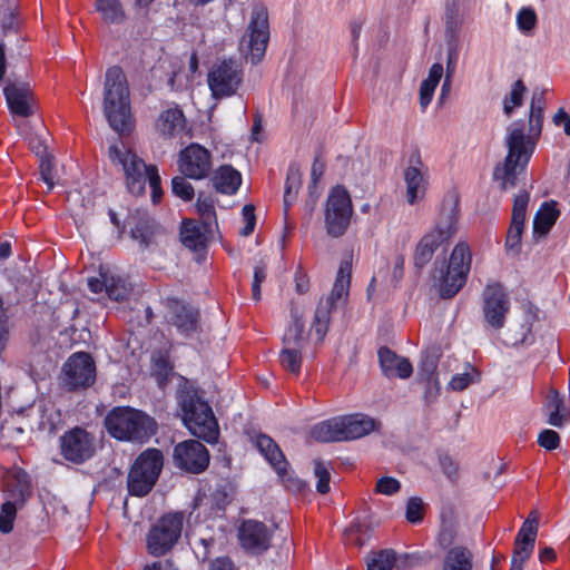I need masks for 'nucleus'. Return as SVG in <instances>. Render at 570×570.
<instances>
[{
  "label": "nucleus",
  "instance_id": "obj_1",
  "mask_svg": "<svg viewBox=\"0 0 570 570\" xmlns=\"http://www.w3.org/2000/svg\"><path fill=\"white\" fill-rule=\"evenodd\" d=\"M544 107V92L534 91L530 104L528 131L525 132V126L521 120L513 121L507 128L508 155L493 169V179L499 183L501 190L514 188L519 176L525 171L535 141L541 135Z\"/></svg>",
  "mask_w": 570,
  "mask_h": 570
},
{
  "label": "nucleus",
  "instance_id": "obj_2",
  "mask_svg": "<svg viewBox=\"0 0 570 570\" xmlns=\"http://www.w3.org/2000/svg\"><path fill=\"white\" fill-rule=\"evenodd\" d=\"M109 158L114 165L121 166L127 189L132 195H142L148 181L153 203L158 204L161 200V178L156 165H147L137 154L117 145L109 147Z\"/></svg>",
  "mask_w": 570,
  "mask_h": 570
},
{
  "label": "nucleus",
  "instance_id": "obj_3",
  "mask_svg": "<svg viewBox=\"0 0 570 570\" xmlns=\"http://www.w3.org/2000/svg\"><path fill=\"white\" fill-rule=\"evenodd\" d=\"M104 114L118 134L131 130L130 90L127 77L119 66L107 69L104 83Z\"/></svg>",
  "mask_w": 570,
  "mask_h": 570
},
{
  "label": "nucleus",
  "instance_id": "obj_4",
  "mask_svg": "<svg viewBox=\"0 0 570 570\" xmlns=\"http://www.w3.org/2000/svg\"><path fill=\"white\" fill-rule=\"evenodd\" d=\"M105 425L112 438L140 443L157 431V423L151 416L129 406L114 407L106 415Z\"/></svg>",
  "mask_w": 570,
  "mask_h": 570
},
{
  "label": "nucleus",
  "instance_id": "obj_5",
  "mask_svg": "<svg viewBox=\"0 0 570 570\" xmlns=\"http://www.w3.org/2000/svg\"><path fill=\"white\" fill-rule=\"evenodd\" d=\"M179 405L183 411V421L194 436L210 444L218 441L217 420L210 405L198 395L197 391H183L179 394Z\"/></svg>",
  "mask_w": 570,
  "mask_h": 570
},
{
  "label": "nucleus",
  "instance_id": "obj_6",
  "mask_svg": "<svg viewBox=\"0 0 570 570\" xmlns=\"http://www.w3.org/2000/svg\"><path fill=\"white\" fill-rule=\"evenodd\" d=\"M458 205V198H454L449 206L444 203L434 228L426 233L416 244L413 261L417 269L425 267L432 259L435 250L456 234L459 220Z\"/></svg>",
  "mask_w": 570,
  "mask_h": 570
},
{
  "label": "nucleus",
  "instance_id": "obj_7",
  "mask_svg": "<svg viewBox=\"0 0 570 570\" xmlns=\"http://www.w3.org/2000/svg\"><path fill=\"white\" fill-rule=\"evenodd\" d=\"M3 492L7 501L1 507L0 532L9 533L13 528L17 510L23 507L32 493L28 473L19 466L7 470L3 474Z\"/></svg>",
  "mask_w": 570,
  "mask_h": 570
},
{
  "label": "nucleus",
  "instance_id": "obj_8",
  "mask_svg": "<svg viewBox=\"0 0 570 570\" xmlns=\"http://www.w3.org/2000/svg\"><path fill=\"white\" fill-rule=\"evenodd\" d=\"M164 466V455L158 449L141 452L127 476V489L135 497L147 495L155 487Z\"/></svg>",
  "mask_w": 570,
  "mask_h": 570
},
{
  "label": "nucleus",
  "instance_id": "obj_9",
  "mask_svg": "<svg viewBox=\"0 0 570 570\" xmlns=\"http://www.w3.org/2000/svg\"><path fill=\"white\" fill-rule=\"evenodd\" d=\"M185 513L168 512L160 517L147 534V550L154 557H161L171 551L178 542L184 528Z\"/></svg>",
  "mask_w": 570,
  "mask_h": 570
},
{
  "label": "nucleus",
  "instance_id": "obj_10",
  "mask_svg": "<svg viewBox=\"0 0 570 570\" xmlns=\"http://www.w3.org/2000/svg\"><path fill=\"white\" fill-rule=\"evenodd\" d=\"M471 261L469 245L463 242L458 243L450 255L446 272L440 284V296L442 298H452L464 286L471 268Z\"/></svg>",
  "mask_w": 570,
  "mask_h": 570
},
{
  "label": "nucleus",
  "instance_id": "obj_11",
  "mask_svg": "<svg viewBox=\"0 0 570 570\" xmlns=\"http://www.w3.org/2000/svg\"><path fill=\"white\" fill-rule=\"evenodd\" d=\"M269 40L268 12L263 4H255L246 32L240 40V49H247L253 65L263 59Z\"/></svg>",
  "mask_w": 570,
  "mask_h": 570
},
{
  "label": "nucleus",
  "instance_id": "obj_12",
  "mask_svg": "<svg viewBox=\"0 0 570 570\" xmlns=\"http://www.w3.org/2000/svg\"><path fill=\"white\" fill-rule=\"evenodd\" d=\"M353 214L352 200L348 191L336 186L326 200L325 227L331 237L337 238L345 234Z\"/></svg>",
  "mask_w": 570,
  "mask_h": 570
},
{
  "label": "nucleus",
  "instance_id": "obj_13",
  "mask_svg": "<svg viewBox=\"0 0 570 570\" xmlns=\"http://www.w3.org/2000/svg\"><path fill=\"white\" fill-rule=\"evenodd\" d=\"M62 385L68 391L85 390L96 381V364L89 353L71 354L62 366Z\"/></svg>",
  "mask_w": 570,
  "mask_h": 570
},
{
  "label": "nucleus",
  "instance_id": "obj_14",
  "mask_svg": "<svg viewBox=\"0 0 570 570\" xmlns=\"http://www.w3.org/2000/svg\"><path fill=\"white\" fill-rule=\"evenodd\" d=\"M510 311V298L504 287L499 284H489L482 293V314L487 328L500 331L504 327Z\"/></svg>",
  "mask_w": 570,
  "mask_h": 570
},
{
  "label": "nucleus",
  "instance_id": "obj_15",
  "mask_svg": "<svg viewBox=\"0 0 570 570\" xmlns=\"http://www.w3.org/2000/svg\"><path fill=\"white\" fill-rule=\"evenodd\" d=\"M165 306L168 324L176 327L180 335L191 337L200 332V311L197 307L176 297L166 298Z\"/></svg>",
  "mask_w": 570,
  "mask_h": 570
},
{
  "label": "nucleus",
  "instance_id": "obj_16",
  "mask_svg": "<svg viewBox=\"0 0 570 570\" xmlns=\"http://www.w3.org/2000/svg\"><path fill=\"white\" fill-rule=\"evenodd\" d=\"M242 79V70L232 59L214 65L207 76L208 87L216 99L233 96Z\"/></svg>",
  "mask_w": 570,
  "mask_h": 570
},
{
  "label": "nucleus",
  "instance_id": "obj_17",
  "mask_svg": "<svg viewBox=\"0 0 570 570\" xmlns=\"http://www.w3.org/2000/svg\"><path fill=\"white\" fill-rule=\"evenodd\" d=\"M95 438L85 429L76 426L60 436V452L65 460L81 464L95 454Z\"/></svg>",
  "mask_w": 570,
  "mask_h": 570
},
{
  "label": "nucleus",
  "instance_id": "obj_18",
  "mask_svg": "<svg viewBox=\"0 0 570 570\" xmlns=\"http://www.w3.org/2000/svg\"><path fill=\"white\" fill-rule=\"evenodd\" d=\"M173 460L176 468L199 474L208 468L210 455L203 443L187 440L175 445Z\"/></svg>",
  "mask_w": 570,
  "mask_h": 570
},
{
  "label": "nucleus",
  "instance_id": "obj_19",
  "mask_svg": "<svg viewBox=\"0 0 570 570\" xmlns=\"http://www.w3.org/2000/svg\"><path fill=\"white\" fill-rule=\"evenodd\" d=\"M178 170L190 179L206 178L212 170V155L199 144H190L178 155Z\"/></svg>",
  "mask_w": 570,
  "mask_h": 570
},
{
  "label": "nucleus",
  "instance_id": "obj_20",
  "mask_svg": "<svg viewBox=\"0 0 570 570\" xmlns=\"http://www.w3.org/2000/svg\"><path fill=\"white\" fill-rule=\"evenodd\" d=\"M237 537L242 549L249 554L259 556L271 548L273 532L264 522L249 519L242 522Z\"/></svg>",
  "mask_w": 570,
  "mask_h": 570
},
{
  "label": "nucleus",
  "instance_id": "obj_21",
  "mask_svg": "<svg viewBox=\"0 0 570 570\" xmlns=\"http://www.w3.org/2000/svg\"><path fill=\"white\" fill-rule=\"evenodd\" d=\"M538 523L539 518L537 512H530L515 538L510 570H522L523 564L530 558L534 549Z\"/></svg>",
  "mask_w": 570,
  "mask_h": 570
},
{
  "label": "nucleus",
  "instance_id": "obj_22",
  "mask_svg": "<svg viewBox=\"0 0 570 570\" xmlns=\"http://www.w3.org/2000/svg\"><path fill=\"white\" fill-rule=\"evenodd\" d=\"M3 94L13 115L22 118L33 115L36 98L28 82L8 80Z\"/></svg>",
  "mask_w": 570,
  "mask_h": 570
},
{
  "label": "nucleus",
  "instance_id": "obj_23",
  "mask_svg": "<svg viewBox=\"0 0 570 570\" xmlns=\"http://www.w3.org/2000/svg\"><path fill=\"white\" fill-rule=\"evenodd\" d=\"M210 232V226L193 219H185L180 227V239L184 246L200 256L206 250Z\"/></svg>",
  "mask_w": 570,
  "mask_h": 570
},
{
  "label": "nucleus",
  "instance_id": "obj_24",
  "mask_svg": "<svg viewBox=\"0 0 570 570\" xmlns=\"http://www.w3.org/2000/svg\"><path fill=\"white\" fill-rule=\"evenodd\" d=\"M342 425V441L363 438L377 430L381 423L365 414L356 413L340 416Z\"/></svg>",
  "mask_w": 570,
  "mask_h": 570
},
{
  "label": "nucleus",
  "instance_id": "obj_25",
  "mask_svg": "<svg viewBox=\"0 0 570 570\" xmlns=\"http://www.w3.org/2000/svg\"><path fill=\"white\" fill-rule=\"evenodd\" d=\"M423 167L420 155L410 157V166L404 171V180L406 184V199L410 205L415 204L423 198L426 187L424 175L421 170Z\"/></svg>",
  "mask_w": 570,
  "mask_h": 570
},
{
  "label": "nucleus",
  "instance_id": "obj_26",
  "mask_svg": "<svg viewBox=\"0 0 570 570\" xmlns=\"http://www.w3.org/2000/svg\"><path fill=\"white\" fill-rule=\"evenodd\" d=\"M379 362L383 374L389 379L399 377L404 380L413 373L412 364L386 346L379 350Z\"/></svg>",
  "mask_w": 570,
  "mask_h": 570
},
{
  "label": "nucleus",
  "instance_id": "obj_27",
  "mask_svg": "<svg viewBox=\"0 0 570 570\" xmlns=\"http://www.w3.org/2000/svg\"><path fill=\"white\" fill-rule=\"evenodd\" d=\"M543 411L548 416V423L552 426L561 428L570 422V409L566 397L556 389L549 390L543 403Z\"/></svg>",
  "mask_w": 570,
  "mask_h": 570
},
{
  "label": "nucleus",
  "instance_id": "obj_28",
  "mask_svg": "<svg viewBox=\"0 0 570 570\" xmlns=\"http://www.w3.org/2000/svg\"><path fill=\"white\" fill-rule=\"evenodd\" d=\"M255 445L274 470L281 476H284L287 472L288 462L277 443L267 434H258L255 438Z\"/></svg>",
  "mask_w": 570,
  "mask_h": 570
},
{
  "label": "nucleus",
  "instance_id": "obj_29",
  "mask_svg": "<svg viewBox=\"0 0 570 570\" xmlns=\"http://www.w3.org/2000/svg\"><path fill=\"white\" fill-rule=\"evenodd\" d=\"M212 181L218 193L233 195L242 184V176L232 166L224 165L214 173Z\"/></svg>",
  "mask_w": 570,
  "mask_h": 570
},
{
  "label": "nucleus",
  "instance_id": "obj_30",
  "mask_svg": "<svg viewBox=\"0 0 570 570\" xmlns=\"http://www.w3.org/2000/svg\"><path fill=\"white\" fill-rule=\"evenodd\" d=\"M184 127L185 117L178 107L163 111L157 120V128L164 136H175L183 131Z\"/></svg>",
  "mask_w": 570,
  "mask_h": 570
},
{
  "label": "nucleus",
  "instance_id": "obj_31",
  "mask_svg": "<svg viewBox=\"0 0 570 570\" xmlns=\"http://www.w3.org/2000/svg\"><path fill=\"white\" fill-rule=\"evenodd\" d=\"M472 560L473 554L466 547H452L444 557L442 570H472Z\"/></svg>",
  "mask_w": 570,
  "mask_h": 570
},
{
  "label": "nucleus",
  "instance_id": "obj_32",
  "mask_svg": "<svg viewBox=\"0 0 570 570\" xmlns=\"http://www.w3.org/2000/svg\"><path fill=\"white\" fill-rule=\"evenodd\" d=\"M342 425L340 416L315 424L311 430V436L318 442H341Z\"/></svg>",
  "mask_w": 570,
  "mask_h": 570
},
{
  "label": "nucleus",
  "instance_id": "obj_33",
  "mask_svg": "<svg viewBox=\"0 0 570 570\" xmlns=\"http://www.w3.org/2000/svg\"><path fill=\"white\" fill-rule=\"evenodd\" d=\"M157 228L155 219L144 215L137 220L135 227L131 228L130 236L139 243L142 249H147L154 242Z\"/></svg>",
  "mask_w": 570,
  "mask_h": 570
},
{
  "label": "nucleus",
  "instance_id": "obj_34",
  "mask_svg": "<svg viewBox=\"0 0 570 570\" xmlns=\"http://www.w3.org/2000/svg\"><path fill=\"white\" fill-rule=\"evenodd\" d=\"M559 216L556 202L544 203L538 210L533 222V230L539 235H547Z\"/></svg>",
  "mask_w": 570,
  "mask_h": 570
},
{
  "label": "nucleus",
  "instance_id": "obj_35",
  "mask_svg": "<svg viewBox=\"0 0 570 570\" xmlns=\"http://www.w3.org/2000/svg\"><path fill=\"white\" fill-rule=\"evenodd\" d=\"M96 10L109 24H119L126 20V13L119 0H96Z\"/></svg>",
  "mask_w": 570,
  "mask_h": 570
},
{
  "label": "nucleus",
  "instance_id": "obj_36",
  "mask_svg": "<svg viewBox=\"0 0 570 570\" xmlns=\"http://www.w3.org/2000/svg\"><path fill=\"white\" fill-rule=\"evenodd\" d=\"M443 75V66L434 63L430 68L429 77L424 79L420 87V105L424 109L431 102L434 90Z\"/></svg>",
  "mask_w": 570,
  "mask_h": 570
},
{
  "label": "nucleus",
  "instance_id": "obj_37",
  "mask_svg": "<svg viewBox=\"0 0 570 570\" xmlns=\"http://www.w3.org/2000/svg\"><path fill=\"white\" fill-rule=\"evenodd\" d=\"M350 281H351V272L348 268V264L347 263L342 264L337 272V276H336L335 283L333 285L332 292L324 299H326L327 302H330L331 304L336 306L338 301H341L344 296H347Z\"/></svg>",
  "mask_w": 570,
  "mask_h": 570
},
{
  "label": "nucleus",
  "instance_id": "obj_38",
  "mask_svg": "<svg viewBox=\"0 0 570 570\" xmlns=\"http://www.w3.org/2000/svg\"><path fill=\"white\" fill-rule=\"evenodd\" d=\"M336 306L322 298L316 307L314 322L312 327L314 328L317 340L323 341L328 328L330 315Z\"/></svg>",
  "mask_w": 570,
  "mask_h": 570
},
{
  "label": "nucleus",
  "instance_id": "obj_39",
  "mask_svg": "<svg viewBox=\"0 0 570 570\" xmlns=\"http://www.w3.org/2000/svg\"><path fill=\"white\" fill-rule=\"evenodd\" d=\"M293 324L287 328L283 337L284 347L302 350L306 337L304 336V323L302 318L292 312Z\"/></svg>",
  "mask_w": 570,
  "mask_h": 570
},
{
  "label": "nucleus",
  "instance_id": "obj_40",
  "mask_svg": "<svg viewBox=\"0 0 570 570\" xmlns=\"http://www.w3.org/2000/svg\"><path fill=\"white\" fill-rule=\"evenodd\" d=\"M174 365L169 361V356L159 353L153 357L151 374L156 379L159 387H165L173 375Z\"/></svg>",
  "mask_w": 570,
  "mask_h": 570
},
{
  "label": "nucleus",
  "instance_id": "obj_41",
  "mask_svg": "<svg viewBox=\"0 0 570 570\" xmlns=\"http://www.w3.org/2000/svg\"><path fill=\"white\" fill-rule=\"evenodd\" d=\"M302 184V174L299 167L295 164L291 165L287 170L286 181H285V193H284V205L285 213H287L288 207L294 202L298 189Z\"/></svg>",
  "mask_w": 570,
  "mask_h": 570
},
{
  "label": "nucleus",
  "instance_id": "obj_42",
  "mask_svg": "<svg viewBox=\"0 0 570 570\" xmlns=\"http://www.w3.org/2000/svg\"><path fill=\"white\" fill-rule=\"evenodd\" d=\"M462 17L460 16V4L458 0L445 1V32L451 39L456 38L462 26Z\"/></svg>",
  "mask_w": 570,
  "mask_h": 570
},
{
  "label": "nucleus",
  "instance_id": "obj_43",
  "mask_svg": "<svg viewBox=\"0 0 570 570\" xmlns=\"http://www.w3.org/2000/svg\"><path fill=\"white\" fill-rule=\"evenodd\" d=\"M396 561V553L392 549H384L373 552L367 558V570H392Z\"/></svg>",
  "mask_w": 570,
  "mask_h": 570
},
{
  "label": "nucleus",
  "instance_id": "obj_44",
  "mask_svg": "<svg viewBox=\"0 0 570 570\" xmlns=\"http://www.w3.org/2000/svg\"><path fill=\"white\" fill-rule=\"evenodd\" d=\"M107 295L109 298L121 302L127 298L131 292V286L119 276L109 275L107 277Z\"/></svg>",
  "mask_w": 570,
  "mask_h": 570
},
{
  "label": "nucleus",
  "instance_id": "obj_45",
  "mask_svg": "<svg viewBox=\"0 0 570 570\" xmlns=\"http://www.w3.org/2000/svg\"><path fill=\"white\" fill-rule=\"evenodd\" d=\"M525 91L527 87L522 80L519 79L513 83L510 95L503 100V111L508 117L511 116L514 108L522 106Z\"/></svg>",
  "mask_w": 570,
  "mask_h": 570
},
{
  "label": "nucleus",
  "instance_id": "obj_46",
  "mask_svg": "<svg viewBox=\"0 0 570 570\" xmlns=\"http://www.w3.org/2000/svg\"><path fill=\"white\" fill-rule=\"evenodd\" d=\"M279 362L286 371L297 375L302 365V350L283 347L279 354Z\"/></svg>",
  "mask_w": 570,
  "mask_h": 570
},
{
  "label": "nucleus",
  "instance_id": "obj_47",
  "mask_svg": "<svg viewBox=\"0 0 570 570\" xmlns=\"http://www.w3.org/2000/svg\"><path fill=\"white\" fill-rule=\"evenodd\" d=\"M196 207L202 218V223L213 227V224L216 223V213L213 198L206 196L204 193H199Z\"/></svg>",
  "mask_w": 570,
  "mask_h": 570
},
{
  "label": "nucleus",
  "instance_id": "obj_48",
  "mask_svg": "<svg viewBox=\"0 0 570 570\" xmlns=\"http://www.w3.org/2000/svg\"><path fill=\"white\" fill-rule=\"evenodd\" d=\"M187 177L175 176L171 179V191L175 196L181 198L185 202L194 198L195 191L190 183L186 180Z\"/></svg>",
  "mask_w": 570,
  "mask_h": 570
},
{
  "label": "nucleus",
  "instance_id": "obj_49",
  "mask_svg": "<svg viewBox=\"0 0 570 570\" xmlns=\"http://www.w3.org/2000/svg\"><path fill=\"white\" fill-rule=\"evenodd\" d=\"M480 381V373L472 367L471 372L455 374L450 381V387L453 391H463L470 384L476 383Z\"/></svg>",
  "mask_w": 570,
  "mask_h": 570
},
{
  "label": "nucleus",
  "instance_id": "obj_50",
  "mask_svg": "<svg viewBox=\"0 0 570 570\" xmlns=\"http://www.w3.org/2000/svg\"><path fill=\"white\" fill-rule=\"evenodd\" d=\"M314 474L317 478L316 490L321 494H326L330 492V481L331 474L325 465V463L321 460L315 461Z\"/></svg>",
  "mask_w": 570,
  "mask_h": 570
},
{
  "label": "nucleus",
  "instance_id": "obj_51",
  "mask_svg": "<svg viewBox=\"0 0 570 570\" xmlns=\"http://www.w3.org/2000/svg\"><path fill=\"white\" fill-rule=\"evenodd\" d=\"M53 157L50 155H45L40 158L39 171L41 179L48 186V189L51 190L55 186L53 181Z\"/></svg>",
  "mask_w": 570,
  "mask_h": 570
},
{
  "label": "nucleus",
  "instance_id": "obj_52",
  "mask_svg": "<svg viewBox=\"0 0 570 570\" xmlns=\"http://www.w3.org/2000/svg\"><path fill=\"white\" fill-rule=\"evenodd\" d=\"M456 538V529L452 522H443L438 535L439 546L442 549H451Z\"/></svg>",
  "mask_w": 570,
  "mask_h": 570
},
{
  "label": "nucleus",
  "instance_id": "obj_53",
  "mask_svg": "<svg viewBox=\"0 0 570 570\" xmlns=\"http://www.w3.org/2000/svg\"><path fill=\"white\" fill-rule=\"evenodd\" d=\"M523 228L510 225L505 237V249L518 255L521 249V235Z\"/></svg>",
  "mask_w": 570,
  "mask_h": 570
},
{
  "label": "nucleus",
  "instance_id": "obj_54",
  "mask_svg": "<svg viewBox=\"0 0 570 570\" xmlns=\"http://www.w3.org/2000/svg\"><path fill=\"white\" fill-rule=\"evenodd\" d=\"M518 27L521 31H531L537 23V16L533 9L523 8L519 11L517 17Z\"/></svg>",
  "mask_w": 570,
  "mask_h": 570
},
{
  "label": "nucleus",
  "instance_id": "obj_55",
  "mask_svg": "<svg viewBox=\"0 0 570 570\" xmlns=\"http://www.w3.org/2000/svg\"><path fill=\"white\" fill-rule=\"evenodd\" d=\"M267 276V264L261 262L259 265L255 267L254 271V279L252 284V297L255 301L261 299V284L266 279Z\"/></svg>",
  "mask_w": 570,
  "mask_h": 570
},
{
  "label": "nucleus",
  "instance_id": "obj_56",
  "mask_svg": "<svg viewBox=\"0 0 570 570\" xmlns=\"http://www.w3.org/2000/svg\"><path fill=\"white\" fill-rule=\"evenodd\" d=\"M406 520L411 523L421 522L423 519V502L420 498H411L406 504Z\"/></svg>",
  "mask_w": 570,
  "mask_h": 570
},
{
  "label": "nucleus",
  "instance_id": "obj_57",
  "mask_svg": "<svg viewBox=\"0 0 570 570\" xmlns=\"http://www.w3.org/2000/svg\"><path fill=\"white\" fill-rule=\"evenodd\" d=\"M401 489V483L391 476H383L377 480L375 491L384 495H393Z\"/></svg>",
  "mask_w": 570,
  "mask_h": 570
},
{
  "label": "nucleus",
  "instance_id": "obj_58",
  "mask_svg": "<svg viewBox=\"0 0 570 570\" xmlns=\"http://www.w3.org/2000/svg\"><path fill=\"white\" fill-rule=\"evenodd\" d=\"M243 217L245 220V226L240 229L239 234L244 237H247L254 232L256 224L254 205L247 204L243 207Z\"/></svg>",
  "mask_w": 570,
  "mask_h": 570
},
{
  "label": "nucleus",
  "instance_id": "obj_59",
  "mask_svg": "<svg viewBox=\"0 0 570 570\" xmlns=\"http://www.w3.org/2000/svg\"><path fill=\"white\" fill-rule=\"evenodd\" d=\"M538 443L540 446L551 451L560 445V436L553 430H543L539 434Z\"/></svg>",
  "mask_w": 570,
  "mask_h": 570
},
{
  "label": "nucleus",
  "instance_id": "obj_60",
  "mask_svg": "<svg viewBox=\"0 0 570 570\" xmlns=\"http://www.w3.org/2000/svg\"><path fill=\"white\" fill-rule=\"evenodd\" d=\"M214 543L215 541L213 538L200 539L194 549L197 559L200 561H206L210 556V548L214 546Z\"/></svg>",
  "mask_w": 570,
  "mask_h": 570
},
{
  "label": "nucleus",
  "instance_id": "obj_61",
  "mask_svg": "<svg viewBox=\"0 0 570 570\" xmlns=\"http://www.w3.org/2000/svg\"><path fill=\"white\" fill-rule=\"evenodd\" d=\"M439 461L444 474L449 479H454L458 476V464L453 461L451 456L446 454L440 455Z\"/></svg>",
  "mask_w": 570,
  "mask_h": 570
},
{
  "label": "nucleus",
  "instance_id": "obj_62",
  "mask_svg": "<svg viewBox=\"0 0 570 570\" xmlns=\"http://www.w3.org/2000/svg\"><path fill=\"white\" fill-rule=\"evenodd\" d=\"M433 368H435L434 365H432ZM434 371V370H432ZM440 386L436 379V375L434 372H431L430 376L428 377V385H426V392H425V399L426 400H434L439 395Z\"/></svg>",
  "mask_w": 570,
  "mask_h": 570
},
{
  "label": "nucleus",
  "instance_id": "obj_63",
  "mask_svg": "<svg viewBox=\"0 0 570 570\" xmlns=\"http://www.w3.org/2000/svg\"><path fill=\"white\" fill-rule=\"evenodd\" d=\"M208 570H236V567L230 558L218 557L210 562Z\"/></svg>",
  "mask_w": 570,
  "mask_h": 570
},
{
  "label": "nucleus",
  "instance_id": "obj_64",
  "mask_svg": "<svg viewBox=\"0 0 570 570\" xmlns=\"http://www.w3.org/2000/svg\"><path fill=\"white\" fill-rule=\"evenodd\" d=\"M553 122L557 126L563 125V130L567 136H570V116L566 112L563 108H560L558 112L553 116Z\"/></svg>",
  "mask_w": 570,
  "mask_h": 570
}]
</instances>
